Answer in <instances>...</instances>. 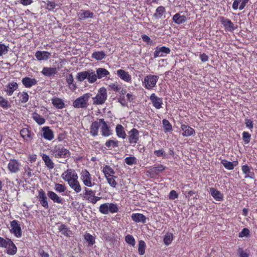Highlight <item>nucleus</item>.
Masks as SVG:
<instances>
[{"instance_id":"27","label":"nucleus","mask_w":257,"mask_h":257,"mask_svg":"<svg viewBox=\"0 0 257 257\" xmlns=\"http://www.w3.org/2000/svg\"><path fill=\"white\" fill-rule=\"evenodd\" d=\"M52 103L54 106L58 109H62L65 107L64 101L58 97H54L52 99Z\"/></svg>"},{"instance_id":"40","label":"nucleus","mask_w":257,"mask_h":257,"mask_svg":"<svg viewBox=\"0 0 257 257\" xmlns=\"http://www.w3.org/2000/svg\"><path fill=\"white\" fill-rule=\"evenodd\" d=\"M102 171L105 177L107 176L113 175L115 174L114 171L109 166L107 165L103 168Z\"/></svg>"},{"instance_id":"50","label":"nucleus","mask_w":257,"mask_h":257,"mask_svg":"<svg viewBox=\"0 0 257 257\" xmlns=\"http://www.w3.org/2000/svg\"><path fill=\"white\" fill-rule=\"evenodd\" d=\"M9 46L5 45L2 42H0V56L6 54L8 52Z\"/></svg>"},{"instance_id":"6","label":"nucleus","mask_w":257,"mask_h":257,"mask_svg":"<svg viewBox=\"0 0 257 257\" xmlns=\"http://www.w3.org/2000/svg\"><path fill=\"white\" fill-rule=\"evenodd\" d=\"M11 226L12 229L11 232L14 233L17 237H20L22 235V230L18 221L17 220H13L11 222Z\"/></svg>"},{"instance_id":"4","label":"nucleus","mask_w":257,"mask_h":257,"mask_svg":"<svg viewBox=\"0 0 257 257\" xmlns=\"http://www.w3.org/2000/svg\"><path fill=\"white\" fill-rule=\"evenodd\" d=\"M91 96V94L89 93L83 94L73 102V106L78 108L87 107L88 106L87 101Z\"/></svg>"},{"instance_id":"46","label":"nucleus","mask_w":257,"mask_h":257,"mask_svg":"<svg viewBox=\"0 0 257 257\" xmlns=\"http://www.w3.org/2000/svg\"><path fill=\"white\" fill-rule=\"evenodd\" d=\"M146 243L143 240L139 242L138 251L140 254L143 255L145 252Z\"/></svg>"},{"instance_id":"44","label":"nucleus","mask_w":257,"mask_h":257,"mask_svg":"<svg viewBox=\"0 0 257 257\" xmlns=\"http://www.w3.org/2000/svg\"><path fill=\"white\" fill-rule=\"evenodd\" d=\"M173 239V234L168 232L164 238V242L166 245H169L172 242Z\"/></svg>"},{"instance_id":"16","label":"nucleus","mask_w":257,"mask_h":257,"mask_svg":"<svg viewBox=\"0 0 257 257\" xmlns=\"http://www.w3.org/2000/svg\"><path fill=\"white\" fill-rule=\"evenodd\" d=\"M100 122H101V132L103 136L108 137L111 134V131L107 124L104 120V119H100Z\"/></svg>"},{"instance_id":"49","label":"nucleus","mask_w":257,"mask_h":257,"mask_svg":"<svg viewBox=\"0 0 257 257\" xmlns=\"http://www.w3.org/2000/svg\"><path fill=\"white\" fill-rule=\"evenodd\" d=\"M84 191L85 193L83 195V197L86 199L88 197H92L95 194V191L89 190L87 188H84Z\"/></svg>"},{"instance_id":"34","label":"nucleus","mask_w":257,"mask_h":257,"mask_svg":"<svg viewBox=\"0 0 257 257\" xmlns=\"http://www.w3.org/2000/svg\"><path fill=\"white\" fill-rule=\"evenodd\" d=\"M96 76L98 79L102 78L109 74V72L105 69L99 68L96 69Z\"/></svg>"},{"instance_id":"26","label":"nucleus","mask_w":257,"mask_h":257,"mask_svg":"<svg viewBox=\"0 0 257 257\" xmlns=\"http://www.w3.org/2000/svg\"><path fill=\"white\" fill-rule=\"evenodd\" d=\"M117 75L123 80L126 82H130L131 81V76L122 69H119L117 71Z\"/></svg>"},{"instance_id":"39","label":"nucleus","mask_w":257,"mask_h":257,"mask_svg":"<svg viewBox=\"0 0 257 257\" xmlns=\"http://www.w3.org/2000/svg\"><path fill=\"white\" fill-rule=\"evenodd\" d=\"M73 77L72 74H69L66 76V81L68 84L69 87L72 90H75L76 86L73 82Z\"/></svg>"},{"instance_id":"22","label":"nucleus","mask_w":257,"mask_h":257,"mask_svg":"<svg viewBox=\"0 0 257 257\" xmlns=\"http://www.w3.org/2000/svg\"><path fill=\"white\" fill-rule=\"evenodd\" d=\"M101 122H100V119L99 121H95L92 123L90 133L93 136L95 137L98 135V129L101 125Z\"/></svg>"},{"instance_id":"33","label":"nucleus","mask_w":257,"mask_h":257,"mask_svg":"<svg viewBox=\"0 0 257 257\" xmlns=\"http://www.w3.org/2000/svg\"><path fill=\"white\" fill-rule=\"evenodd\" d=\"M222 24L228 31H232L235 30V27L234 26V24L231 22V21L230 20L225 19L222 20Z\"/></svg>"},{"instance_id":"5","label":"nucleus","mask_w":257,"mask_h":257,"mask_svg":"<svg viewBox=\"0 0 257 257\" xmlns=\"http://www.w3.org/2000/svg\"><path fill=\"white\" fill-rule=\"evenodd\" d=\"M158 79L159 77L157 75H148L144 78L143 85L146 89H151L156 86Z\"/></svg>"},{"instance_id":"54","label":"nucleus","mask_w":257,"mask_h":257,"mask_svg":"<svg viewBox=\"0 0 257 257\" xmlns=\"http://www.w3.org/2000/svg\"><path fill=\"white\" fill-rule=\"evenodd\" d=\"M54 189L58 192H63L66 190V187L62 184L56 183L55 185Z\"/></svg>"},{"instance_id":"59","label":"nucleus","mask_w":257,"mask_h":257,"mask_svg":"<svg viewBox=\"0 0 257 257\" xmlns=\"http://www.w3.org/2000/svg\"><path fill=\"white\" fill-rule=\"evenodd\" d=\"M59 230L62 232V234L66 236H68L69 234V230L67 228V226L65 224H61L59 227Z\"/></svg>"},{"instance_id":"21","label":"nucleus","mask_w":257,"mask_h":257,"mask_svg":"<svg viewBox=\"0 0 257 257\" xmlns=\"http://www.w3.org/2000/svg\"><path fill=\"white\" fill-rule=\"evenodd\" d=\"M131 218L135 222L145 223L146 222V216L141 213H133Z\"/></svg>"},{"instance_id":"29","label":"nucleus","mask_w":257,"mask_h":257,"mask_svg":"<svg viewBox=\"0 0 257 257\" xmlns=\"http://www.w3.org/2000/svg\"><path fill=\"white\" fill-rule=\"evenodd\" d=\"M9 243L7 247V252L9 255H14L17 253V248L12 240L11 241H9Z\"/></svg>"},{"instance_id":"19","label":"nucleus","mask_w":257,"mask_h":257,"mask_svg":"<svg viewBox=\"0 0 257 257\" xmlns=\"http://www.w3.org/2000/svg\"><path fill=\"white\" fill-rule=\"evenodd\" d=\"M181 127L183 132L182 135L184 137H189L195 133L194 130L188 125L182 124Z\"/></svg>"},{"instance_id":"57","label":"nucleus","mask_w":257,"mask_h":257,"mask_svg":"<svg viewBox=\"0 0 257 257\" xmlns=\"http://www.w3.org/2000/svg\"><path fill=\"white\" fill-rule=\"evenodd\" d=\"M125 240L127 243L133 246L135 244V240L134 237L131 235H127L125 237Z\"/></svg>"},{"instance_id":"32","label":"nucleus","mask_w":257,"mask_h":257,"mask_svg":"<svg viewBox=\"0 0 257 257\" xmlns=\"http://www.w3.org/2000/svg\"><path fill=\"white\" fill-rule=\"evenodd\" d=\"M87 73V79L89 83H93L96 81L97 78L94 71L92 70H88Z\"/></svg>"},{"instance_id":"47","label":"nucleus","mask_w":257,"mask_h":257,"mask_svg":"<svg viewBox=\"0 0 257 257\" xmlns=\"http://www.w3.org/2000/svg\"><path fill=\"white\" fill-rule=\"evenodd\" d=\"M108 213H116L118 211L117 206L115 204L113 203H107Z\"/></svg>"},{"instance_id":"28","label":"nucleus","mask_w":257,"mask_h":257,"mask_svg":"<svg viewBox=\"0 0 257 257\" xmlns=\"http://www.w3.org/2000/svg\"><path fill=\"white\" fill-rule=\"evenodd\" d=\"M241 169L243 173L245 175V178H254V174L253 172L251 171L250 169L247 165L242 166Z\"/></svg>"},{"instance_id":"31","label":"nucleus","mask_w":257,"mask_h":257,"mask_svg":"<svg viewBox=\"0 0 257 257\" xmlns=\"http://www.w3.org/2000/svg\"><path fill=\"white\" fill-rule=\"evenodd\" d=\"M221 163L226 169L228 170H232L233 169L234 167L237 165L238 162L237 161H233L231 162L226 160H223L221 161Z\"/></svg>"},{"instance_id":"20","label":"nucleus","mask_w":257,"mask_h":257,"mask_svg":"<svg viewBox=\"0 0 257 257\" xmlns=\"http://www.w3.org/2000/svg\"><path fill=\"white\" fill-rule=\"evenodd\" d=\"M210 193L212 196L217 201H222L223 198V195L220 191L217 189L211 187L210 188Z\"/></svg>"},{"instance_id":"43","label":"nucleus","mask_w":257,"mask_h":257,"mask_svg":"<svg viewBox=\"0 0 257 257\" xmlns=\"http://www.w3.org/2000/svg\"><path fill=\"white\" fill-rule=\"evenodd\" d=\"M33 118L39 125H42L45 122V119L44 118L36 113H34L33 114Z\"/></svg>"},{"instance_id":"1","label":"nucleus","mask_w":257,"mask_h":257,"mask_svg":"<svg viewBox=\"0 0 257 257\" xmlns=\"http://www.w3.org/2000/svg\"><path fill=\"white\" fill-rule=\"evenodd\" d=\"M62 177L76 192L81 191V188L78 181V175L74 170H67L62 174Z\"/></svg>"},{"instance_id":"55","label":"nucleus","mask_w":257,"mask_h":257,"mask_svg":"<svg viewBox=\"0 0 257 257\" xmlns=\"http://www.w3.org/2000/svg\"><path fill=\"white\" fill-rule=\"evenodd\" d=\"M0 106L4 108H8L10 105L8 104V101L2 96H0Z\"/></svg>"},{"instance_id":"63","label":"nucleus","mask_w":257,"mask_h":257,"mask_svg":"<svg viewBox=\"0 0 257 257\" xmlns=\"http://www.w3.org/2000/svg\"><path fill=\"white\" fill-rule=\"evenodd\" d=\"M178 197V195L175 190H172L169 193V199L174 200Z\"/></svg>"},{"instance_id":"53","label":"nucleus","mask_w":257,"mask_h":257,"mask_svg":"<svg viewBox=\"0 0 257 257\" xmlns=\"http://www.w3.org/2000/svg\"><path fill=\"white\" fill-rule=\"evenodd\" d=\"M99 211L103 214H108L107 203L101 204L99 208Z\"/></svg>"},{"instance_id":"42","label":"nucleus","mask_w":257,"mask_h":257,"mask_svg":"<svg viewBox=\"0 0 257 257\" xmlns=\"http://www.w3.org/2000/svg\"><path fill=\"white\" fill-rule=\"evenodd\" d=\"M105 178L107 179L108 183L111 187L113 188H115L116 187L117 185V182L115 180V179L116 178V176H114V175L107 176V177Z\"/></svg>"},{"instance_id":"23","label":"nucleus","mask_w":257,"mask_h":257,"mask_svg":"<svg viewBox=\"0 0 257 257\" xmlns=\"http://www.w3.org/2000/svg\"><path fill=\"white\" fill-rule=\"evenodd\" d=\"M42 73L46 76L51 77L57 73V70L56 68L53 67H44Z\"/></svg>"},{"instance_id":"48","label":"nucleus","mask_w":257,"mask_h":257,"mask_svg":"<svg viewBox=\"0 0 257 257\" xmlns=\"http://www.w3.org/2000/svg\"><path fill=\"white\" fill-rule=\"evenodd\" d=\"M162 123L166 132H170L172 130V125L167 119H164Z\"/></svg>"},{"instance_id":"37","label":"nucleus","mask_w":257,"mask_h":257,"mask_svg":"<svg viewBox=\"0 0 257 257\" xmlns=\"http://www.w3.org/2000/svg\"><path fill=\"white\" fill-rule=\"evenodd\" d=\"M165 12V8L163 6H160L157 8L156 13L153 15V16L156 19H160L162 17Z\"/></svg>"},{"instance_id":"62","label":"nucleus","mask_w":257,"mask_h":257,"mask_svg":"<svg viewBox=\"0 0 257 257\" xmlns=\"http://www.w3.org/2000/svg\"><path fill=\"white\" fill-rule=\"evenodd\" d=\"M56 7V4L54 2L48 1L46 9L49 11H52Z\"/></svg>"},{"instance_id":"9","label":"nucleus","mask_w":257,"mask_h":257,"mask_svg":"<svg viewBox=\"0 0 257 257\" xmlns=\"http://www.w3.org/2000/svg\"><path fill=\"white\" fill-rule=\"evenodd\" d=\"M81 177L83 182L85 186L88 187L92 186L91 175L87 170H85L82 172Z\"/></svg>"},{"instance_id":"61","label":"nucleus","mask_w":257,"mask_h":257,"mask_svg":"<svg viewBox=\"0 0 257 257\" xmlns=\"http://www.w3.org/2000/svg\"><path fill=\"white\" fill-rule=\"evenodd\" d=\"M100 199V197L95 196V195L92 197H88L87 198V200L88 201L91 202L93 204H95Z\"/></svg>"},{"instance_id":"52","label":"nucleus","mask_w":257,"mask_h":257,"mask_svg":"<svg viewBox=\"0 0 257 257\" xmlns=\"http://www.w3.org/2000/svg\"><path fill=\"white\" fill-rule=\"evenodd\" d=\"M105 146L107 148H114L118 146V141L109 140L105 143Z\"/></svg>"},{"instance_id":"36","label":"nucleus","mask_w":257,"mask_h":257,"mask_svg":"<svg viewBox=\"0 0 257 257\" xmlns=\"http://www.w3.org/2000/svg\"><path fill=\"white\" fill-rule=\"evenodd\" d=\"M21 136L26 141L32 139V134L31 132L27 128H24L20 131Z\"/></svg>"},{"instance_id":"8","label":"nucleus","mask_w":257,"mask_h":257,"mask_svg":"<svg viewBox=\"0 0 257 257\" xmlns=\"http://www.w3.org/2000/svg\"><path fill=\"white\" fill-rule=\"evenodd\" d=\"M128 141L130 144H136L139 140V131L136 128H133L129 132Z\"/></svg>"},{"instance_id":"12","label":"nucleus","mask_w":257,"mask_h":257,"mask_svg":"<svg viewBox=\"0 0 257 257\" xmlns=\"http://www.w3.org/2000/svg\"><path fill=\"white\" fill-rule=\"evenodd\" d=\"M39 199L42 206L48 209L49 208V205L47 201V198L45 192L42 189H40L39 191Z\"/></svg>"},{"instance_id":"64","label":"nucleus","mask_w":257,"mask_h":257,"mask_svg":"<svg viewBox=\"0 0 257 257\" xmlns=\"http://www.w3.org/2000/svg\"><path fill=\"white\" fill-rule=\"evenodd\" d=\"M238 253L239 254L240 257H248V254L244 252L241 248H238Z\"/></svg>"},{"instance_id":"35","label":"nucleus","mask_w":257,"mask_h":257,"mask_svg":"<svg viewBox=\"0 0 257 257\" xmlns=\"http://www.w3.org/2000/svg\"><path fill=\"white\" fill-rule=\"evenodd\" d=\"M174 22L177 24H181L186 21L184 16H181L179 14H176L173 17Z\"/></svg>"},{"instance_id":"11","label":"nucleus","mask_w":257,"mask_h":257,"mask_svg":"<svg viewBox=\"0 0 257 257\" xmlns=\"http://www.w3.org/2000/svg\"><path fill=\"white\" fill-rule=\"evenodd\" d=\"M165 169V167L161 164H159L155 167L151 168L147 171V173L149 174L151 177H154L155 175H158V172H162Z\"/></svg>"},{"instance_id":"24","label":"nucleus","mask_w":257,"mask_h":257,"mask_svg":"<svg viewBox=\"0 0 257 257\" xmlns=\"http://www.w3.org/2000/svg\"><path fill=\"white\" fill-rule=\"evenodd\" d=\"M48 196L55 203L62 204L63 200L55 192L49 191L47 193Z\"/></svg>"},{"instance_id":"3","label":"nucleus","mask_w":257,"mask_h":257,"mask_svg":"<svg viewBox=\"0 0 257 257\" xmlns=\"http://www.w3.org/2000/svg\"><path fill=\"white\" fill-rule=\"evenodd\" d=\"M107 95L106 89L104 87H101L98 91L96 95L92 97L94 105H101L104 103L107 99Z\"/></svg>"},{"instance_id":"38","label":"nucleus","mask_w":257,"mask_h":257,"mask_svg":"<svg viewBox=\"0 0 257 257\" xmlns=\"http://www.w3.org/2000/svg\"><path fill=\"white\" fill-rule=\"evenodd\" d=\"M116 133L117 136L122 139L126 138V134L124 131V128L120 124H117L116 126Z\"/></svg>"},{"instance_id":"14","label":"nucleus","mask_w":257,"mask_h":257,"mask_svg":"<svg viewBox=\"0 0 257 257\" xmlns=\"http://www.w3.org/2000/svg\"><path fill=\"white\" fill-rule=\"evenodd\" d=\"M51 55V53L47 51H37L35 53V57L39 61L47 60Z\"/></svg>"},{"instance_id":"56","label":"nucleus","mask_w":257,"mask_h":257,"mask_svg":"<svg viewBox=\"0 0 257 257\" xmlns=\"http://www.w3.org/2000/svg\"><path fill=\"white\" fill-rule=\"evenodd\" d=\"M125 163L128 165H132L133 164H136L137 161L136 159L134 157H126L125 159Z\"/></svg>"},{"instance_id":"10","label":"nucleus","mask_w":257,"mask_h":257,"mask_svg":"<svg viewBox=\"0 0 257 257\" xmlns=\"http://www.w3.org/2000/svg\"><path fill=\"white\" fill-rule=\"evenodd\" d=\"M43 131V134L42 135V137H43L45 139L51 141L54 138V133L52 130H51L49 127L45 126L42 128Z\"/></svg>"},{"instance_id":"18","label":"nucleus","mask_w":257,"mask_h":257,"mask_svg":"<svg viewBox=\"0 0 257 257\" xmlns=\"http://www.w3.org/2000/svg\"><path fill=\"white\" fill-rule=\"evenodd\" d=\"M41 157L43 161L45 163V165L49 170H51L54 167V163L48 155L45 154H42Z\"/></svg>"},{"instance_id":"15","label":"nucleus","mask_w":257,"mask_h":257,"mask_svg":"<svg viewBox=\"0 0 257 257\" xmlns=\"http://www.w3.org/2000/svg\"><path fill=\"white\" fill-rule=\"evenodd\" d=\"M20 164L19 162L15 159L11 160L8 164V168L12 173H16L19 171Z\"/></svg>"},{"instance_id":"13","label":"nucleus","mask_w":257,"mask_h":257,"mask_svg":"<svg viewBox=\"0 0 257 257\" xmlns=\"http://www.w3.org/2000/svg\"><path fill=\"white\" fill-rule=\"evenodd\" d=\"M150 100L156 108L160 109L162 107V99L157 97L155 93L151 94Z\"/></svg>"},{"instance_id":"25","label":"nucleus","mask_w":257,"mask_h":257,"mask_svg":"<svg viewBox=\"0 0 257 257\" xmlns=\"http://www.w3.org/2000/svg\"><path fill=\"white\" fill-rule=\"evenodd\" d=\"M18 84L16 82H13L9 83L6 86L5 91L9 95H12L14 92L18 88Z\"/></svg>"},{"instance_id":"17","label":"nucleus","mask_w":257,"mask_h":257,"mask_svg":"<svg viewBox=\"0 0 257 257\" xmlns=\"http://www.w3.org/2000/svg\"><path fill=\"white\" fill-rule=\"evenodd\" d=\"M22 82L23 84L27 88L31 87L37 83V81L36 79L28 77L23 78Z\"/></svg>"},{"instance_id":"45","label":"nucleus","mask_w":257,"mask_h":257,"mask_svg":"<svg viewBox=\"0 0 257 257\" xmlns=\"http://www.w3.org/2000/svg\"><path fill=\"white\" fill-rule=\"evenodd\" d=\"M87 71H82L78 72L76 75V79L78 81L82 82L84 81L85 79H87Z\"/></svg>"},{"instance_id":"58","label":"nucleus","mask_w":257,"mask_h":257,"mask_svg":"<svg viewBox=\"0 0 257 257\" xmlns=\"http://www.w3.org/2000/svg\"><path fill=\"white\" fill-rule=\"evenodd\" d=\"M251 135L247 132H244L242 133L243 140L245 144L249 143L250 140Z\"/></svg>"},{"instance_id":"30","label":"nucleus","mask_w":257,"mask_h":257,"mask_svg":"<svg viewBox=\"0 0 257 257\" xmlns=\"http://www.w3.org/2000/svg\"><path fill=\"white\" fill-rule=\"evenodd\" d=\"M78 17L80 20L91 18L93 17V13L89 11L81 10L78 14Z\"/></svg>"},{"instance_id":"60","label":"nucleus","mask_w":257,"mask_h":257,"mask_svg":"<svg viewBox=\"0 0 257 257\" xmlns=\"http://www.w3.org/2000/svg\"><path fill=\"white\" fill-rule=\"evenodd\" d=\"M20 100L22 103H25L28 101L29 95L27 92H23L20 97Z\"/></svg>"},{"instance_id":"2","label":"nucleus","mask_w":257,"mask_h":257,"mask_svg":"<svg viewBox=\"0 0 257 257\" xmlns=\"http://www.w3.org/2000/svg\"><path fill=\"white\" fill-rule=\"evenodd\" d=\"M52 155L56 158H66L70 156V152L62 145L55 146L52 149Z\"/></svg>"},{"instance_id":"7","label":"nucleus","mask_w":257,"mask_h":257,"mask_svg":"<svg viewBox=\"0 0 257 257\" xmlns=\"http://www.w3.org/2000/svg\"><path fill=\"white\" fill-rule=\"evenodd\" d=\"M170 52V50L169 48L163 46L161 47H157L154 53V57L155 58L157 57H163L165 54H168Z\"/></svg>"},{"instance_id":"51","label":"nucleus","mask_w":257,"mask_h":257,"mask_svg":"<svg viewBox=\"0 0 257 257\" xmlns=\"http://www.w3.org/2000/svg\"><path fill=\"white\" fill-rule=\"evenodd\" d=\"M11 239L10 238H4L0 237V247L7 248L9 243V241H11Z\"/></svg>"},{"instance_id":"41","label":"nucleus","mask_w":257,"mask_h":257,"mask_svg":"<svg viewBox=\"0 0 257 257\" xmlns=\"http://www.w3.org/2000/svg\"><path fill=\"white\" fill-rule=\"evenodd\" d=\"M105 54L103 51L94 52L92 54V57L97 60H101L104 58Z\"/></svg>"}]
</instances>
